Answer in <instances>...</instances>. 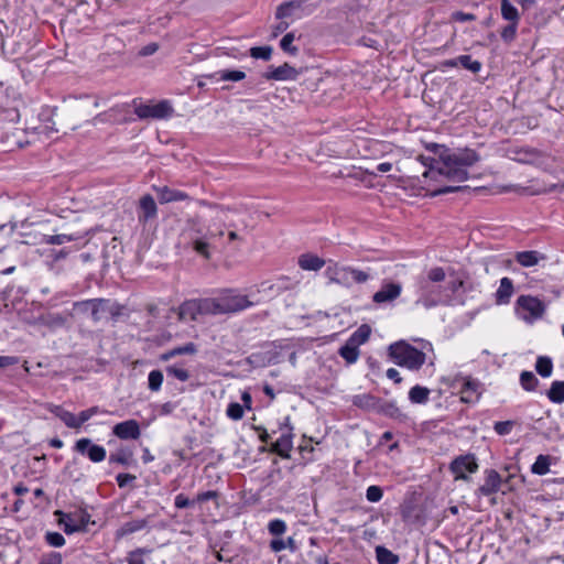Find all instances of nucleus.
Here are the masks:
<instances>
[{"mask_svg":"<svg viewBox=\"0 0 564 564\" xmlns=\"http://www.w3.org/2000/svg\"><path fill=\"white\" fill-rule=\"evenodd\" d=\"M63 556L59 552L51 551L42 554L37 564H62Z\"/></svg>","mask_w":564,"mask_h":564,"instance_id":"nucleus-51","label":"nucleus"},{"mask_svg":"<svg viewBox=\"0 0 564 564\" xmlns=\"http://www.w3.org/2000/svg\"><path fill=\"white\" fill-rule=\"evenodd\" d=\"M98 413H108V411L101 410L99 406L94 405V406H91L89 409H86V410L79 412L78 416H76L77 417V423H78V429L85 422H87L89 419H91L94 415H96Z\"/></svg>","mask_w":564,"mask_h":564,"instance_id":"nucleus-45","label":"nucleus"},{"mask_svg":"<svg viewBox=\"0 0 564 564\" xmlns=\"http://www.w3.org/2000/svg\"><path fill=\"white\" fill-rule=\"evenodd\" d=\"M302 70L294 68L289 63H284L278 67L271 65L263 74L267 80H296Z\"/></svg>","mask_w":564,"mask_h":564,"instance_id":"nucleus-11","label":"nucleus"},{"mask_svg":"<svg viewBox=\"0 0 564 564\" xmlns=\"http://www.w3.org/2000/svg\"><path fill=\"white\" fill-rule=\"evenodd\" d=\"M451 20L456 22H470L476 20V15L463 11H455L451 14Z\"/></svg>","mask_w":564,"mask_h":564,"instance_id":"nucleus-63","label":"nucleus"},{"mask_svg":"<svg viewBox=\"0 0 564 564\" xmlns=\"http://www.w3.org/2000/svg\"><path fill=\"white\" fill-rule=\"evenodd\" d=\"M370 336V327L368 325H361L348 339L359 347V345L366 343Z\"/></svg>","mask_w":564,"mask_h":564,"instance_id":"nucleus-44","label":"nucleus"},{"mask_svg":"<svg viewBox=\"0 0 564 564\" xmlns=\"http://www.w3.org/2000/svg\"><path fill=\"white\" fill-rule=\"evenodd\" d=\"M74 451L83 456H87L93 463L105 460L107 452L104 446L94 444L90 438L83 437L75 442Z\"/></svg>","mask_w":564,"mask_h":564,"instance_id":"nucleus-9","label":"nucleus"},{"mask_svg":"<svg viewBox=\"0 0 564 564\" xmlns=\"http://www.w3.org/2000/svg\"><path fill=\"white\" fill-rule=\"evenodd\" d=\"M158 207L154 198L150 195H143L139 202L138 220L141 224H147L150 219L155 218Z\"/></svg>","mask_w":564,"mask_h":564,"instance_id":"nucleus-16","label":"nucleus"},{"mask_svg":"<svg viewBox=\"0 0 564 564\" xmlns=\"http://www.w3.org/2000/svg\"><path fill=\"white\" fill-rule=\"evenodd\" d=\"M535 370L543 378L550 377L553 370V364L551 358L543 356L539 357L536 359Z\"/></svg>","mask_w":564,"mask_h":564,"instance_id":"nucleus-37","label":"nucleus"},{"mask_svg":"<svg viewBox=\"0 0 564 564\" xmlns=\"http://www.w3.org/2000/svg\"><path fill=\"white\" fill-rule=\"evenodd\" d=\"M445 271L441 267H434L427 272V276L420 281H430V283H438L445 280Z\"/></svg>","mask_w":564,"mask_h":564,"instance_id":"nucleus-49","label":"nucleus"},{"mask_svg":"<svg viewBox=\"0 0 564 564\" xmlns=\"http://www.w3.org/2000/svg\"><path fill=\"white\" fill-rule=\"evenodd\" d=\"M196 501L188 499L185 495L178 494L175 497L174 505L177 509H186L192 507Z\"/></svg>","mask_w":564,"mask_h":564,"instance_id":"nucleus-64","label":"nucleus"},{"mask_svg":"<svg viewBox=\"0 0 564 564\" xmlns=\"http://www.w3.org/2000/svg\"><path fill=\"white\" fill-rule=\"evenodd\" d=\"M163 379L164 377L161 370L155 369L150 371L148 376V388L153 392L159 391L162 387Z\"/></svg>","mask_w":564,"mask_h":564,"instance_id":"nucleus-42","label":"nucleus"},{"mask_svg":"<svg viewBox=\"0 0 564 564\" xmlns=\"http://www.w3.org/2000/svg\"><path fill=\"white\" fill-rule=\"evenodd\" d=\"M219 308L223 314H232L243 311L252 305L246 295L236 294L231 290H226L218 296Z\"/></svg>","mask_w":564,"mask_h":564,"instance_id":"nucleus-7","label":"nucleus"},{"mask_svg":"<svg viewBox=\"0 0 564 564\" xmlns=\"http://www.w3.org/2000/svg\"><path fill=\"white\" fill-rule=\"evenodd\" d=\"M294 39H295L294 33L290 32V33H286L280 41L281 48L285 53H289L291 55H296L299 53V48L293 45Z\"/></svg>","mask_w":564,"mask_h":564,"instance_id":"nucleus-46","label":"nucleus"},{"mask_svg":"<svg viewBox=\"0 0 564 564\" xmlns=\"http://www.w3.org/2000/svg\"><path fill=\"white\" fill-rule=\"evenodd\" d=\"M151 553H152L151 549L138 547L128 553L126 561L128 564H145L143 557H144V555H149Z\"/></svg>","mask_w":564,"mask_h":564,"instance_id":"nucleus-36","label":"nucleus"},{"mask_svg":"<svg viewBox=\"0 0 564 564\" xmlns=\"http://www.w3.org/2000/svg\"><path fill=\"white\" fill-rule=\"evenodd\" d=\"M516 311L521 314V318L527 323H533L541 319L546 311V305L540 299L532 295H520L516 301Z\"/></svg>","mask_w":564,"mask_h":564,"instance_id":"nucleus-3","label":"nucleus"},{"mask_svg":"<svg viewBox=\"0 0 564 564\" xmlns=\"http://www.w3.org/2000/svg\"><path fill=\"white\" fill-rule=\"evenodd\" d=\"M269 533L275 536L282 535L286 530V524L281 519H274L268 524Z\"/></svg>","mask_w":564,"mask_h":564,"instance_id":"nucleus-52","label":"nucleus"},{"mask_svg":"<svg viewBox=\"0 0 564 564\" xmlns=\"http://www.w3.org/2000/svg\"><path fill=\"white\" fill-rule=\"evenodd\" d=\"M519 23H510L506 25L501 32L500 36L506 43H511L516 36H517V30H518Z\"/></svg>","mask_w":564,"mask_h":564,"instance_id":"nucleus-50","label":"nucleus"},{"mask_svg":"<svg viewBox=\"0 0 564 564\" xmlns=\"http://www.w3.org/2000/svg\"><path fill=\"white\" fill-rule=\"evenodd\" d=\"M180 319L197 321L200 315L198 299L187 300L180 305Z\"/></svg>","mask_w":564,"mask_h":564,"instance_id":"nucleus-21","label":"nucleus"},{"mask_svg":"<svg viewBox=\"0 0 564 564\" xmlns=\"http://www.w3.org/2000/svg\"><path fill=\"white\" fill-rule=\"evenodd\" d=\"M485 476V482L477 489L476 494L478 496H491L498 492L502 484L499 473L495 469H486Z\"/></svg>","mask_w":564,"mask_h":564,"instance_id":"nucleus-15","label":"nucleus"},{"mask_svg":"<svg viewBox=\"0 0 564 564\" xmlns=\"http://www.w3.org/2000/svg\"><path fill=\"white\" fill-rule=\"evenodd\" d=\"M501 15L510 23H519L520 21L518 9L509 0H501Z\"/></svg>","mask_w":564,"mask_h":564,"instance_id":"nucleus-33","label":"nucleus"},{"mask_svg":"<svg viewBox=\"0 0 564 564\" xmlns=\"http://www.w3.org/2000/svg\"><path fill=\"white\" fill-rule=\"evenodd\" d=\"M376 558L378 564H398L400 557L398 554H394L389 549L378 545L376 547Z\"/></svg>","mask_w":564,"mask_h":564,"instance_id":"nucleus-30","label":"nucleus"},{"mask_svg":"<svg viewBox=\"0 0 564 564\" xmlns=\"http://www.w3.org/2000/svg\"><path fill=\"white\" fill-rule=\"evenodd\" d=\"M430 389L422 386H414L409 391V399L412 403L415 404H425L429 401Z\"/></svg>","mask_w":564,"mask_h":564,"instance_id":"nucleus-32","label":"nucleus"},{"mask_svg":"<svg viewBox=\"0 0 564 564\" xmlns=\"http://www.w3.org/2000/svg\"><path fill=\"white\" fill-rule=\"evenodd\" d=\"M379 400L380 399L371 394L365 393L355 395L352 399V404L362 410H372L377 412Z\"/></svg>","mask_w":564,"mask_h":564,"instance_id":"nucleus-27","label":"nucleus"},{"mask_svg":"<svg viewBox=\"0 0 564 564\" xmlns=\"http://www.w3.org/2000/svg\"><path fill=\"white\" fill-rule=\"evenodd\" d=\"M134 112L140 119H165L172 116L173 107L169 100H161L155 105H135Z\"/></svg>","mask_w":564,"mask_h":564,"instance_id":"nucleus-8","label":"nucleus"},{"mask_svg":"<svg viewBox=\"0 0 564 564\" xmlns=\"http://www.w3.org/2000/svg\"><path fill=\"white\" fill-rule=\"evenodd\" d=\"M520 383L527 391H534L539 380L531 371H522L520 375Z\"/></svg>","mask_w":564,"mask_h":564,"instance_id":"nucleus-41","label":"nucleus"},{"mask_svg":"<svg viewBox=\"0 0 564 564\" xmlns=\"http://www.w3.org/2000/svg\"><path fill=\"white\" fill-rule=\"evenodd\" d=\"M272 47L269 45L254 46L250 48V56L257 59L269 61L272 56Z\"/></svg>","mask_w":564,"mask_h":564,"instance_id":"nucleus-47","label":"nucleus"},{"mask_svg":"<svg viewBox=\"0 0 564 564\" xmlns=\"http://www.w3.org/2000/svg\"><path fill=\"white\" fill-rule=\"evenodd\" d=\"M377 413L383 414L391 419H403L405 415L401 412L399 406L394 401H381L379 400Z\"/></svg>","mask_w":564,"mask_h":564,"instance_id":"nucleus-26","label":"nucleus"},{"mask_svg":"<svg viewBox=\"0 0 564 564\" xmlns=\"http://www.w3.org/2000/svg\"><path fill=\"white\" fill-rule=\"evenodd\" d=\"M45 542L53 547H62L65 544V538L59 532L47 531L44 535Z\"/></svg>","mask_w":564,"mask_h":564,"instance_id":"nucleus-48","label":"nucleus"},{"mask_svg":"<svg viewBox=\"0 0 564 564\" xmlns=\"http://www.w3.org/2000/svg\"><path fill=\"white\" fill-rule=\"evenodd\" d=\"M226 413L231 420L238 421L243 416V406L237 402L229 403Z\"/></svg>","mask_w":564,"mask_h":564,"instance_id":"nucleus-53","label":"nucleus"},{"mask_svg":"<svg viewBox=\"0 0 564 564\" xmlns=\"http://www.w3.org/2000/svg\"><path fill=\"white\" fill-rule=\"evenodd\" d=\"M126 108H127V105L116 106L108 111L97 115L95 120L100 121V122H123L124 120H119V119L115 118V113L121 112V111L126 110Z\"/></svg>","mask_w":564,"mask_h":564,"instance_id":"nucleus-39","label":"nucleus"},{"mask_svg":"<svg viewBox=\"0 0 564 564\" xmlns=\"http://www.w3.org/2000/svg\"><path fill=\"white\" fill-rule=\"evenodd\" d=\"M165 372L169 377H174L177 380L185 382L191 378V373L183 367H178L177 365H171L165 368Z\"/></svg>","mask_w":564,"mask_h":564,"instance_id":"nucleus-40","label":"nucleus"},{"mask_svg":"<svg viewBox=\"0 0 564 564\" xmlns=\"http://www.w3.org/2000/svg\"><path fill=\"white\" fill-rule=\"evenodd\" d=\"M402 292V285L399 282H384L379 291L372 295L376 304L390 303L398 299Z\"/></svg>","mask_w":564,"mask_h":564,"instance_id":"nucleus-12","label":"nucleus"},{"mask_svg":"<svg viewBox=\"0 0 564 564\" xmlns=\"http://www.w3.org/2000/svg\"><path fill=\"white\" fill-rule=\"evenodd\" d=\"M130 456H131V454H127L122 451L115 453V454H110L109 463H116V464H120L123 466H128L130 463Z\"/></svg>","mask_w":564,"mask_h":564,"instance_id":"nucleus-60","label":"nucleus"},{"mask_svg":"<svg viewBox=\"0 0 564 564\" xmlns=\"http://www.w3.org/2000/svg\"><path fill=\"white\" fill-rule=\"evenodd\" d=\"M175 350V355L176 356H181V355H195L197 352V346L196 344L194 343H187L183 346H180V347H175L174 348Z\"/></svg>","mask_w":564,"mask_h":564,"instance_id":"nucleus-62","label":"nucleus"},{"mask_svg":"<svg viewBox=\"0 0 564 564\" xmlns=\"http://www.w3.org/2000/svg\"><path fill=\"white\" fill-rule=\"evenodd\" d=\"M212 77H217L219 80L240 82L246 78V73L242 70L223 69L215 73Z\"/></svg>","mask_w":564,"mask_h":564,"instance_id":"nucleus-35","label":"nucleus"},{"mask_svg":"<svg viewBox=\"0 0 564 564\" xmlns=\"http://www.w3.org/2000/svg\"><path fill=\"white\" fill-rule=\"evenodd\" d=\"M112 434L120 440H138L141 435L140 424L137 420H127L112 427Z\"/></svg>","mask_w":564,"mask_h":564,"instance_id":"nucleus-13","label":"nucleus"},{"mask_svg":"<svg viewBox=\"0 0 564 564\" xmlns=\"http://www.w3.org/2000/svg\"><path fill=\"white\" fill-rule=\"evenodd\" d=\"M54 516L58 517V523L63 525L66 534L85 531L90 521V514L84 510L76 513H65L62 510H56Z\"/></svg>","mask_w":564,"mask_h":564,"instance_id":"nucleus-6","label":"nucleus"},{"mask_svg":"<svg viewBox=\"0 0 564 564\" xmlns=\"http://www.w3.org/2000/svg\"><path fill=\"white\" fill-rule=\"evenodd\" d=\"M200 315H221L218 297L198 299Z\"/></svg>","mask_w":564,"mask_h":564,"instance_id":"nucleus-29","label":"nucleus"},{"mask_svg":"<svg viewBox=\"0 0 564 564\" xmlns=\"http://www.w3.org/2000/svg\"><path fill=\"white\" fill-rule=\"evenodd\" d=\"M547 398L554 403L564 402V381H554L547 391Z\"/></svg>","mask_w":564,"mask_h":564,"instance_id":"nucleus-34","label":"nucleus"},{"mask_svg":"<svg viewBox=\"0 0 564 564\" xmlns=\"http://www.w3.org/2000/svg\"><path fill=\"white\" fill-rule=\"evenodd\" d=\"M389 357L400 367L416 371L425 364L426 355L422 349L410 345L406 340H399L388 348Z\"/></svg>","mask_w":564,"mask_h":564,"instance_id":"nucleus-2","label":"nucleus"},{"mask_svg":"<svg viewBox=\"0 0 564 564\" xmlns=\"http://www.w3.org/2000/svg\"><path fill=\"white\" fill-rule=\"evenodd\" d=\"M459 65L474 74H477L482 65L479 61H474L470 55H459L457 57Z\"/></svg>","mask_w":564,"mask_h":564,"instance_id":"nucleus-43","label":"nucleus"},{"mask_svg":"<svg viewBox=\"0 0 564 564\" xmlns=\"http://www.w3.org/2000/svg\"><path fill=\"white\" fill-rule=\"evenodd\" d=\"M148 523L149 520L147 518L127 521L118 529L117 535L124 536L141 531L148 525Z\"/></svg>","mask_w":564,"mask_h":564,"instance_id":"nucleus-25","label":"nucleus"},{"mask_svg":"<svg viewBox=\"0 0 564 564\" xmlns=\"http://www.w3.org/2000/svg\"><path fill=\"white\" fill-rule=\"evenodd\" d=\"M304 0H290L281 3L275 11V18L283 20L291 17L301 18L300 12L303 11Z\"/></svg>","mask_w":564,"mask_h":564,"instance_id":"nucleus-18","label":"nucleus"},{"mask_svg":"<svg viewBox=\"0 0 564 564\" xmlns=\"http://www.w3.org/2000/svg\"><path fill=\"white\" fill-rule=\"evenodd\" d=\"M514 160L524 163L535 165L543 171H550L554 165V158L543 151L535 148L523 147L514 150Z\"/></svg>","mask_w":564,"mask_h":564,"instance_id":"nucleus-4","label":"nucleus"},{"mask_svg":"<svg viewBox=\"0 0 564 564\" xmlns=\"http://www.w3.org/2000/svg\"><path fill=\"white\" fill-rule=\"evenodd\" d=\"M93 303L90 316L95 323L101 321L108 312H112L109 300L93 299Z\"/></svg>","mask_w":564,"mask_h":564,"instance_id":"nucleus-24","label":"nucleus"},{"mask_svg":"<svg viewBox=\"0 0 564 564\" xmlns=\"http://www.w3.org/2000/svg\"><path fill=\"white\" fill-rule=\"evenodd\" d=\"M289 423L290 419L285 417L284 425L288 427V431L282 433V435L271 446V451L282 458H290V452L293 447L292 426H290Z\"/></svg>","mask_w":564,"mask_h":564,"instance_id":"nucleus-14","label":"nucleus"},{"mask_svg":"<svg viewBox=\"0 0 564 564\" xmlns=\"http://www.w3.org/2000/svg\"><path fill=\"white\" fill-rule=\"evenodd\" d=\"M337 284L349 288L352 285V279L350 274V267H341L339 271V276L337 279Z\"/></svg>","mask_w":564,"mask_h":564,"instance_id":"nucleus-55","label":"nucleus"},{"mask_svg":"<svg viewBox=\"0 0 564 564\" xmlns=\"http://www.w3.org/2000/svg\"><path fill=\"white\" fill-rule=\"evenodd\" d=\"M449 469L455 475V479L468 480L466 471L475 473L478 464L474 455H460L451 463Z\"/></svg>","mask_w":564,"mask_h":564,"instance_id":"nucleus-10","label":"nucleus"},{"mask_svg":"<svg viewBox=\"0 0 564 564\" xmlns=\"http://www.w3.org/2000/svg\"><path fill=\"white\" fill-rule=\"evenodd\" d=\"M338 354L348 364H354L359 357V349L357 345L347 340L346 344L339 348Z\"/></svg>","mask_w":564,"mask_h":564,"instance_id":"nucleus-31","label":"nucleus"},{"mask_svg":"<svg viewBox=\"0 0 564 564\" xmlns=\"http://www.w3.org/2000/svg\"><path fill=\"white\" fill-rule=\"evenodd\" d=\"M51 412L57 416L67 427L78 430L77 417L72 412L63 409L61 405H55Z\"/></svg>","mask_w":564,"mask_h":564,"instance_id":"nucleus-28","label":"nucleus"},{"mask_svg":"<svg viewBox=\"0 0 564 564\" xmlns=\"http://www.w3.org/2000/svg\"><path fill=\"white\" fill-rule=\"evenodd\" d=\"M154 191L156 192L158 199L161 204L189 199L187 193L170 188L169 186H154Z\"/></svg>","mask_w":564,"mask_h":564,"instance_id":"nucleus-17","label":"nucleus"},{"mask_svg":"<svg viewBox=\"0 0 564 564\" xmlns=\"http://www.w3.org/2000/svg\"><path fill=\"white\" fill-rule=\"evenodd\" d=\"M513 427L512 421H499L494 425V430L498 435H507L511 432Z\"/></svg>","mask_w":564,"mask_h":564,"instance_id":"nucleus-59","label":"nucleus"},{"mask_svg":"<svg viewBox=\"0 0 564 564\" xmlns=\"http://www.w3.org/2000/svg\"><path fill=\"white\" fill-rule=\"evenodd\" d=\"M514 293L513 282L510 278H502L500 285L495 293V301L498 305L509 304Z\"/></svg>","mask_w":564,"mask_h":564,"instance_id":"nucleus-19","label":"nucleus"},{"mask_svg":"<svg viewBox=\"0 0 564 564\" xmlns=\"http://www.w3.org/2000/svg\"><path fill=\"white\" fill-rule=\"evenodd\" d=\"M516 261L522 267L529 268L536 265L545 256L535 250L520 251L514 256Z\"/></svg>","mask_w":564,"mask_h":564,"instance_id":"nucleus-22","label":"nucleus"},{"mask_svg":"<svg viewBox=\"0 0 564 564\" xmlns=\"http://www.w3.org/2000/svg\"><path fill=\"white\" fill-rule=\"evenodd\" d=\"M75 238L72 235H53V236H46L44 238V241L48 245H63L65 242L73 241Z\"/></svg>","mask_w":564,"mask_h":564,"instance_id":"nucleus-56","label":"nucleus"},{"mask_svg":"<svg viewBox=\"0 0 564 564\" xmlns=\"http://www.w3.org/2000/svg\"><path fill=\"white\" fill-rule=\"evenodd\" d=\"M468 189H469V186H443L437 189H434L431 193V196L435 197V196H440V195H445V194L456 193V192H464V191H468Z\"/></svg>","mask_w":564,"mask_h":564,"instance_id":"nucleus-57","label":"nucleus"},{"mask_svg":"<svg viewBox=\"0 0 564 564\" xmlns=\"http://www.w3.org/2000/svg\"><path fill=\"white\" fill-rule=\"evenodd\" d=\"M550 470V458L546 455H539L531 466V471L535 475H545Z\"/></svg>","mask_w":564,"mask_h":564,"instance_id":"nucleus-38","label":"nucleus"},{"mask_svg":"<svg viewBox=\"0 0 564 564\" xmlns=\"http://www.w3.org/2000/svg\"><path fill=\"white\" fill-rule=\"evenodd\" d=\"M93 300H85L74 303V311L78 314L91 313Z\"/></svg>","mask_w":564,"mask_h":564,"instance_id":"nucleus-61","label":"nucleus"},{"mask_svg":"<svg viewBox=\"0 0 564 564\" xmlns=\"http://www.w3.org/2000/svg\"><path fill=\"white\" fill-rule=\"evenodd\" d=\"M209 245L207 241L200 239V238H193V249L205 257L206 259H209V251H208Z\"/></svg>","mask_w":564,"mask_h":564,"instance_id":"nucleus-54","label":"nucleus"},{"mask_svg":"<svg viewBox=\"0 0 564 564\" xmlns=\"http://www.w3.org/2000/svg\"><path fill=\"white\" fill-rule=\"evenodd\" d=\"M433 151L437 154V159L425 155L419 156L422 164L429 167L423 173L425 177L442 175L448 181L460 183L468 180L467 169L480 160L479 154L468 148L451 150L444 145L433 144Z\"/></svg>","mask_w":564,"mask_h":564,"instance_id":"nucleus-1","label":"nucleus"},{"mask_svg":"<svg viewBox=\"0 0 564 564\" xmlns=\"http://www.w3.org/2000/svg\"><path fill=\"white\" fill-rule=\"evenodd\" d=\"M419 293L417 303H421L426 308L449 304L451 302L448 295H443L441 286L434 285L430 281H419Z\"/></svg>","mask_w":564,"mask_h":564,"instance_id":"nucleus-5","label":"nucleus"},{"mask_svg":"<svg viewBox=\"0 0 564 564\" xmlns=\"http://www.w3.org/2000/svg\"><path fill=\"white\" fill-rule=\"evenodd\" d=\"M325 264V261L316 254L304 253L299 258V265L306 271H318Z\"/></svg>","mask_w":564,"mask_h":564,"instance_id":"nucleus-23","label":"nucleus"},{"mask_svg":"<svg viewBox=\"0 0 564 564\" xmlns=\"http://www.w3.org/2000/svg\"><path fill=\"white\" fill-rule=\"evenodd\" d=\"M383 496V491L379 486H369L366 491V498L370 502H378Z\"/></svg>","mask_w":564,"mask_h":564,"instance_id":"nucleus-58","label":"nucleus"},{"mask_svg":"<svg viewBox=\"0 0 564 564\" xmlns=\"http://www.w3.org/2000/svg\"><path fill=\"white\" fill-rule=\"evenodd\" d=\"M479 382L473 379L464 381L460 389V400L465 403H474L478 401L480 397Z\"/></svg>","mask_w":564,"mask_h":564,"instance_id":"nucleus-20","label":"nucleus"}]
</instances>
